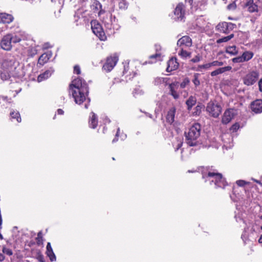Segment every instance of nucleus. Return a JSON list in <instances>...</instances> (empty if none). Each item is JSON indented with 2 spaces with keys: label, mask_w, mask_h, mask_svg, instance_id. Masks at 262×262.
Returning a JSON list of instances; mask_svg holds the SVG:
<instances>
[{
  "label": "nucleus",
  "mask_w": 262,
  "mask_h": 262,
  "mask_svg": "<svg viewBox=\"0 0 262 262\" xmlns=\"http://www.w3.org/2000/svg\"><path fill=\"white\" fill-rule=\"evenodd\" d=\"M69 93L72 94L76 103L81 104L86 99L89 93L86 82L80 78L74 79L69 85Z\"/></svg>",
  "instance_id": "f257e3e1"
},
{
  "label": "nucleus",
  "mask_w": 262,
  "mask_h": 262,
  "mask_svg": "<svg viewBox=\"0 0 262 262\" xmlns=\"http://www.w3.org/2000/svg\"><path fill=\"white\" fill-rule=\"evenodd\" d=\"M23 38L24 32L22 31L7 34L2 38L1 47L4 50L10 51L12 48V43L19 42Z\"/></svg>",
  "instance_id": "f03ea898"
},
{
  "label": "nucleus",
  "mask_w": 262,
  "mask_h": 262,
  "mask_svg": "<svg viewBox=\"0 0 262 262\" xmlns=\"http://www.w3.org/2000/svg\"><path fill=\"white\" fill-rule=\"evenodd\" d=\"M203 178L205 182L209 181L210 185L213 183L215 187H224L226 185V182L220 173L209 172L207 175H203Z\"/></svg>",
  "instance_id": "7ed1b4c3"
},
{
  "label": "nucleus",
  "mask_w": 262,
  "mask_h": 262,
  "mask_svg": "<svg viewBox=\"0 0 262 262\" xmlns=\"http://www.w3.org/2000/svg\"><path fill=\"white\" fill-rule=\"evenodd\" d=\"M186 142L190 146L203 143L200 132H185Z\"/></svg>",
  "instance_id": "20e7f679"
},
{
  "label": "nucleus",
  "mask_w": 262,
  "mask_h": 262,
  "mask_svg": "<svg viewBox=\"0 0 262 262\" xmlns=\"http://www.w3.org/2000/svg\"><path fill=\"white\" fill-rule=\"evenodd\" d=\"M206 111L210 116L216 118L221 114L222 107L216 102L210 101L207 105Z\"/></svg>",
  "instance_id": "39448f33"
},
{
  "label": "nucleus",
  "mask_w": 262,
  "mask_h": 262,
  "mask_svg": "<svg viewBox=\"0 0 262 262\" xmlns=\"http://www.w3.org/2000/svg\"><path fill=\"white\" fill-rule=\"evenodd\" d=\"M91 28L93 33L99 38L101 40H104L106 36L101 25L96 20L92 21Z\"/></svg>",
  "instance_id": "423d86ee"
},
{
  "label": "nucleus",
  "mask_w": 262,
  "mask_h": 262,
  "mask_svg": "<svg viewBox=\"0 0 262 262\" xmlns=\"http://www.w3.org/2000/svg\"><path fill=\"white\" fill-rule=\"evenodd\" d=\"M185 6L182 3H179L174 10V19L176 20H182L185 15Z\"/></svg>",
  "instance_id": "0eeeda50"
},
{
  "label": "nucleus",
  "mask_w": 262,
  "mask_h": 262,
  "mask_svg": "<svg viewBox=\"0 0 262 262\" xmlns=\"http://www.w3.org/2000/svg\"><path fill=\"white\" fill-rule=\"evenodd\" d=\"M15 63V59L14 57L11 56L7 57L2 63V70L12 72L15 68L14 66Z\"/></svg>",
  "instance_id": "6e6552de"
},
{
  "label": "nucleus",
  "mask_w": 262,
  "mask_h": 262,
  "mask_svg": "<svg viewBox=\"0 0 262 262\" xmlns=\"http://www.w3.org/2000/svg\"><path fill=\"white\" fill-rule=\"evenodd\" d=\"M235 25L231 23L222 22L216 26V29L221 33L228 34L235 28Z\"/></svg>",
  "instance_id": "1a4fd4ad"
},
{
  "label": "nucleus",
  "mask_w": 262,
  "mask_h": 262,
  "mask_svg": "<svg viewBox=\"0 0 262 262\" xmlns=\"http://www.w3.org/2000/svg\"><path fill=\"white\" fill-rule=\"evenodd\" d=\"M118 60V57L116 54L108 57L103 66V69L106 72H110L116 66Z\"/></svg>",
  "instance_id": "9d476101"
},
{
  "label": "nucleus",
  "mask_w": 262,
  "mask_h": 262,
  "mask_svg": "<svg viewBox=\"0 0 262 262\" xmlns=\"http://www.w3.org/2000/svg\"><path fill=\"white\" fill-rule=\"evenodd\" d=\"M221 138L224 142L223 147L227 149L233 146V137L231 132H222Z\"/></svg>",
  "instance_id": "9b49d317"
},
{
  "label": "nucleus",
  "mask_w": 262,
  "mask_h": 262,
  "mask_svg": "<svg viewBox=\"0 0 262 262\" xmlns=\"http://www.w3.org/2000/svg\"><path fill=\"white\" fill-rule=\"evenodd\" d=\"M258 73L255 71H252L245 76L244 78V83L247 85H253L258 78Z\"/></svg>",
  "instance_id": "f8f14e48"
},
{
  "label": "nucleus",
  "mask_w": 262,
  "mask_h": 262,
  "mask_svg": "<svg viewBox=\"0 0 262 262\" xmlns=\"http://www.w3.org/2000/svg\"><path fill=\"white\" fill-rule=\"evenodd\" d=\"M237 113V111L233 108L226 110L222 117V123L225 124L228 123Z\"/></svg>",
  "instance_id": "ddd939ff"
},
{
  "label": "nucleus",
  "mask_w": 262,
  "mask_h": 262,
  "mask_svg": "<svg viewBox=\"0 0 262 262\" xmlns=\"http://www.w3.org/2000/svg\"><path fill=\"white\" fill-rule=\"evenodd\" d=\"M177 44L179 48L185 49L191 47L192 42L189 36H184L178 40Z\"/></svg>",
  "instance_id": "4468645a"
},
{
  "label": "nucleus",
  "mask_w": 262,
  "mask_h": 262,
  "mask_svg": "<svg viewBox=\"0 0 262 262\" xmlns=\"http://www.w3.org/2000/svg\"><path fill=\"white\" fill-rule=\"evenodd\" d=\"M179 66V63L176 57H172L167 62L166 71L168 72L176 70Z\"/></svg>",
  "instance_id": "2eb2a0df"
},
{
  "label": "nucleus",
  "mask_w": 262,
  "mask_h": 262,
  "mask_svg": "<svg viewBox=\"0 0 262 262\" xmlns=\"http://www.w3.org/2000/svg\"><path fill=\"white\" fill-rule=\"evenodd\" d=\"M179 84L178 82L169 84L170 94L175 99H177L179 97V94L177 92V90L179 88Z\"/></svg>",
  "instance_id": "dca6fc26"
},
{
  "label": "nucleus",
  "mask_w": 262,
  "mask_h": 262,
  "mask_svg": "<svg viewBox=\"0 0 262 262\" xmlns=\"http://www.w3.org/2000/svg\"><path fill=\"white\" fill-rule=\"evenodd\" d=\"M251 108L255 113L262 112V100L257 99L253 101L251 104Z\"/></svg>",
  "instance_id": "f3484780"
},
{
  "label": "nucleus",
  "mask_w": 262,
  "mask_h": 262,
  "mask_svg": "<svg viewBox=\"0 0 262 262\" xmlns=\"http://www.w3.org/2000/svg\"><path fill=\"white\" fill-rule=\"evenodd\" d=\"M13 20L12 15L6 13H0V23L3 24H9Z\"/></svg>",
  "instance_id": "a211bd4d"
},
{
  "label": "nucleus",
  "mask_w": 262,
  "mask_h": 262,
  "mask_svg": "<svg viewBox=\"0 0 262 262\" xmlns=\"http://www.w3.org/2000/svg\"><path fill=\"white\" fill-rule=\"evenodd\" d=\"M91 8L93 10L98 11V15L100 16L101 14L104 13L105 11L102 9V5L97 0H94L91 5Z\"/></svg>",
  "instance_id": "6ab92c4d"
},
{
  "label": "nucleus",
  "mask_w": 262,
  "mask_h": 262,
  "mask_svg": "<svg viewBox=\"0 0 262 262\" xmlns=\"http://www.w3.org/2000/svg\"><path fill=\"white\" fill-rule=\"evenodd\" d=\"M54 72V70L52 68L46 71L43 73L40 74L37 77L38 82H40L43 80H45L50 77Z\"/></svg>",
  "instance_id": "aec40b11"
},
{
  "label": "nucleus",
  "mask_w": 262,
  "mask_h": 262,
  "mask_svg": "<svg viewBox=\"0 0 262 262\" xmlns=\"http://www.w3.org/2000/svg\"><path fill=\"white\" fill-rule=\"evenodd\" d=\"M176 112V109L174 107L168 111L166 118L167 122L172 124L174 122Z\"/></svg>",
  "instance_id": "412c9836"
},
{
  "label": "nucleus",
  "mask_w": 262,
  "mask_h": 262,
  "mask_svg": "<svg viewBox=\"0 0 262 262\" xmlns=\"http://www.w3.org/2000/svg\"><path fill=\"white\" fill-rule=\"evenodd\" d=\"M98 124V118L97 115L93 112L90 114L89 119V125L93 128L95 129Z\"/></svg>",
  "instance_id": "4be33fe9"
},
{
  "label": "nucleus",
  "mask_w": 262,
  "mask_h": 262,
  "mask_svg": "<svg viewBox=\"0 0 262 262\" xmlns=\"http://www.w3.org/2000/svg\"><path fill=\"white\" fill-rule=\"evenodd\" d=\"M231 69H232V67L230 66H227V67H225L220 68H219V69L212 71L210 73V75L211 76H215L217 75L222 74L225 72L229 71Z\"/></svg>",
  "instance_id": "5701e85b"
},
{
  "label": "nucleus",
  "mask_w": 262,
  "mask_h": 262,
  "mask_svg": "<svg viewBox=\"0 0 262 262\" xmlns=\"http://www.w3.org/2000/svg\"><path fill=\"white\" fill-rule=\"evenodd\" d=\"M51 54L45 53L42 54L39 58L38 63L40 65H43L47 63L49 59L51 57Z\"/></svg>",
  "instance_id": "b1692460"
},
{
  "label": "nucleus",
  "mask_w": 262,
  "mask_h": 262,
  "mask_svg": "<svg viewBox=\"0 0 262 262\" xmlns=\"http://www.w3.org/2000/svg\"><path fill=\"white\" fill-rule=\"evenodd\" d=\"M245 6L248 8V10L250 12H254L257 11V6L254 3L253 0H248Z\"/></svg>",
  "instance_id": "393cba45"
},
{
  "label": "nucleus",
  "mask_w": 262,
  "mask_h": 262,
  "mask_svg": "<svg viewBox=\"0 0 262 262\" xmlns=\"http://www.w3.org/2000/svg\"><path fill=\"white\" fill-rule=\"evenodd\" d=\"M196 99L195 97L193 96H190L186 102V104L187 106V110L190 111L192 108V106L196 104Z\"/></svg>",
  "instance_id": "a878e982"
},
{
  "label": "nucleus",
  "mask_w": 262,
  "mask_h": 262,
  "mask_svg": "<svg viewBox=\"0 0 262 262\" xmlns=\"http://www.w3.org/2000/svg\"><path fill=\"white\" fill-rule=\"evenodd\" d=\"M238 50L234 45L228 46L226 48V52L231 55H236L238 54Z\"/></svg>",
  "instance_id": "bb28decb"
},
{
  "label": "nucleus",
  "mask_w": 262,
  "mask_h": 262,
  "mask_svg": "<svg viewBox=\"0 0 262 262\" xmlns=\"http://www.w3.org/2000/svg\"><path fill=\"white\" fill-rule=\"evenodd\" d=\"M244 62L248 61L250 60L254 56L253 52L251 51H245L241 55Z\"/></svg>",
  "instance_id": "cd10ccee"
},
{
  "label": "nucleus",
  "mask_w": 262,
  "mask_h": 262,
  "mask_svg": "<svg viewBox=\"0 0 262 262\" xmlns=\"http://www.w3.org/2000/svg\"><path fill=\"white\" fill-rule=\"evenodd\" d=\"M149 58L150 60L148 61L149 63H155L157 61L162 60V57L160 53H157L154 55H151Z\"/></svg>",
  "instance_id": "c85d7f7f"
},
{
  "label": "nucleus",
  "mask_w": 262,
  "mask_h": 262,
  "mask_svg": "<svg viewBox=\"0 0 262 262\" xmlns=\"http://www.w3.org/2000/svg\"><path fill=\"white\" fill-rule=\"evenodd\" d=\"M191 52H187L183 48H180V51L178 52V55L182 58H186L191 57Z\"/></svg>",
  "instance_id": "c756f323"
},
{
  "label": "nucleus",
  "mask_w": 262,
  "mask_h": 262,
  "mask_svg": "<svg viewBox=\"0 0 262 262\" xmlns=\"http://www.w3.org/2000/svg\"><path fill=\"white\" fill-rule=\"evenodd\" d=\"M168 80V78H167L157 77L154 80V84L156 85H160L161 83H165V84H167Z\"/></svg>",
  "instance_id": "7c9ffc66"
},
{
  "label": "nucleus",
  "mask_w": 262,
  "mask_h": 262,
  "mask_svg": "<svg viewBox=\"0 0 262 262\" xmlns=\"http://www.w3.org/2000/svg\"><path fill=\"white\" fill-rule=\"evenodd\" d=\"M10 116L12 119H15L17 122H21V117L18 111H13L10 113Z\"/></svg>",
  "instance_id": "2f4dec72"
},
{
  "label": "nucleus",
  "mask_w": 262,
  "mask_h": 262,
  "mask_svg": "<svg viewBox=\"0 0 262 262\" xmlns=\"http://www.w3.org/2000/svg\"><path fill=\"white\" fill-rule=\"evenodd\" d=\"M201 126L199 123L193 122L191 124L189 131H201Z\"/></svg>",
  "instance_id": "473e14b6"
},
{
  "label": "nucleus",
  "mask_w": 262,
  "mask_h": 262,
  "mask_svg": "<svg viewBox=\"0 0 262 262\" xmlns=\"http://www.w3.org/2000/svg\"><path fill=\"white\" fill-rule=\"evenodd\" d=\"M11 72L7 71L6 70H2L1 72V77L2 79L6 80L10 78V74Z\"/></svg>",
  "instance_id": "72a5a7b5"
},
{
  "label": "nucleus",
  "mask_w": 262,
  "mask_h": 262,
  "mask_svg": "<svg viewBox=\"0 0 262 262\" xmlns=\"http://www.w3.org/2000/svg\"><path fill=\"white\" fill-rule=\"evenodd\" d=\"M234 37L233 34H231L229 36L222 37L221 38H220L216 40V42L217 43H221L224 42H227L229 40H230L231 39H232Z\"/></svg>",
  "instance_id": "f704fd0d"
},
{
  "label": "nucleus",
  "mask_w": 262,
  "mask_h": 262,
  "mask_svg": "<svg viewBox=\"0 0 262 262\" xmlns=\"http://www.w3.org/2000/svg\"><path fill=\"white\" fill-rule=\"evenodd\" d=\"M204 107L203 105L198 104L194 109V111L192 112L193 116H199L202 112V109Z\"/></svg>",
  "instance_id": "c9c22d12"
},
{
  "label": "nucleus",
  "mask_w": 262,
  "mask_h": 262,
  "mask_svg": "<svg viewBox=\"0 0 262 262\" xmlns=\"http://www.w3.org/2000/svg\"><path fill=\"white\" fill-rule=\"evenodd\" d=\"M119 136L121 137L122 140H124L126 138V135L124 133V132H117L115 135V138L113 140L112 142L115 143L118 141V138Z\"/></svg>",
  "instance_id": "e433bc0d"
},
{
  "label": "nucleus",
  "mask_w": 262,
  "mask_h": 262,
  "mask_svg": "<svg viewBox=\"0 0 262 262\" xmlns=\"http://www.w3.org/2000/svg\"><path fill=\"white\" fill-rule=\"evenodd\" d=\"M200 74L199 73H195L193 76V79L192 80V82L195 86H198L200 84V81L199 80V77Z\"/></svg>",
  "instance_id": "4c0bfd02"
},
{
  "label": "nucleus",
  "mask_w": 262,
  "mask_h": 262,
  "mask_svg": "<svg viewBox=\"0 0 262 262\" xmlns=\"http://www.w3.org/2000/svg\"><path fill=\"white\" fill-rule=\"evenodd\" d=\"M46 253L51 261H53L56 260V256L53 251L46 252Z\"/></svg>",
  "instance_id": "58836bf2"
},
{
  "label": "nucleus",
  "mask_w": 262,
  "mask_h": 262,
  "mask_svg": "<svg viewBox=\"0 0 262 262\" xmlns=\"http://www.w3.org/2000/svg\"><path fill=\"white\" fill-rule=\"evenodd\" d=\"M190 82L189 79L188 78H185L183 81L180 84V87L182 89L185 88Z\"/></svg>",
  "instance_id": "ea45409f"
},
{
  "label": "nucleus",
  "mask_w": 262,
  "mask_h": 262,
  "mask_svg": "<svg viewBox=\"0 0 262 262\" xmlns=\"http://www.w3.org/2000/svg\"><path fill=\"white\" fill-rule=\"evenodd\" d=\"M211 67H212V65L211 64V62H210L200 65L199 66V68L200 69L209 70Z\"/></svg>",
  "instance_id": "a19ab883"
},
{
  "label": "nucleus",
  "mask_w": 262,
  "mask_h": 262,
  "mask_svg": "<svg viewBox=\"0 0 262 262\" xmlns=\"http://www.w3.org/2000/svg\"><path fill=\"white\" fill-rule=\"evenodd\" d=\"M2 251L4 253L9 256L12 255L13 254L12 250L9 248H7L6 247H3Z\"/></svg>",
  "instance_id": "79ce46f5"
},
{
  "label": "nucleus",
  "mask_w": 262,
  "mask_h": 262,
  "mask_svg": "<svg viewBox=\"0 0 262 262\" xmlns=\"http://www.w3.org/2000/svg\"><path fill=\"white\" fill-rule=\"evenodd\" d=\"M232 61L233 63H241L244 62L242 56H238L232 59Z\"/></svg>",
  "instance_id": "37998d69"
},
{
  "label": "nucleus",
  "mask_w": 262,
  "mask_h": 262,
  "mask_svg": "<svg viewBox=\"0 0 262 262\" xmlns=\"http://www.w3.org/2000/svg\"><path fill=\"white\" fill-rule=\"evenodd\" d=\"M241 128V126L238 123H235L230 128V130L232 131H236Z\"/></svg>",
  "instance_id": "c03bdc74"
},
{
  "label": "nucleus",
  "mask_w": 262,
  "mask_h": 262,
  "mask_svg": "<svg viewBox=\"0 0 262 262\" xmlns=\"http://www.w3.org/2000/svg\"><path fill=\"white\" fill-rule=\"evenodd\" d=\"M236 8V5L235 2H233L227 6V9L229 10H234Z\"/></svg>",
  "instance_id": "a18cd8bd"
},
{
  "label": "nucleus",
  "mask_w": 262,
  "mask_h": 262,
  "mask_svg": "<svg viewBox=\"0 0 262 262\" xmlns=\"http://www.w3.org/2000/svg\"><path fill=\"white\" fill-rule=\"evenodd\" d=\"M211 64L212 67H220L224 64V63L222 61H213L211 62Z\"/></svg>",
  "instance_id": "49530a36"
},
{
  "label": "nucleus",
  "mask_w": 262,
  "mask_h": 262,
  "mask_svg": "<svg viewBox=\"0 0 262 262\" xmlns=\"http://www.w3.org/2000/svg\"><path fill=\"white\" fill-rule=\"evenodd\" d=\"M201 56H200L199 55H197L194 58H192L190 60V61H191L193 63L198 62L201 60Z\"/></svg>",
  "instance_id": "de8ad7c7"
},
{
  "label": "nucleus",
  "mask_w": 262,
  "mask_h": 262,
  "mask_svg": "<svg viewBox=\"0 0 262 262\" xmlns=\"http://www.w3.org/2000/svg\"><path fill=\"white\" fill-rule=\"evenodd\" d=\"M236 184L239 186H244L245 185L247 184L248 183L244 180H237L236 181Z\"/></svg>",
  "instance_id": "09e8293b"
},
{
  "label": "nucleus",
  "mask_w": 262,
  "mask_h": 262,
  "mask_svg": "<svg viewBox=\"0 0 262 262\" xmlns=\"http://www.w3.org/2000/svg\"><path fill=\"white\" fill-rule=\"evenodd\" d=\"M119 5L120 8L126 9L127 8V5L124 0H122L121 1H120L119 2Z\"/></svg>",
  "instance_id": "8fccbe9b"
},
{
  "label": "nucleus",
  "mask_w": 262,
  "mask_h": 262,
  "mask_svg": "<svg viewBox=\"0 0 262 262\" xmlns=\"http://www.w3.org/2000/svg\"><path fill=\"white\" fill-rule=\"evenodd\" d=\"M74 73L77 74H80V68L78 66H75L74 67Z\"/></svg>",
  "instance_id": "3c124183"
},
{
  "label": "nucleus",
  "mask_w": 262,
  "mask_h": 262,
  "mask_svg": "<svg viewBox=\"0 0 262 262\" xmlns=\"http://www.w3.org/2000/svg\"><path fill=\"white\" fill-rule=\"evenodd\" d=\"M183 144V142H182V140L181 139H180V141H179L178 143V145L176 146V147H175L176 148V151L178 150L181 147L182 145Z\"/></svg>",
  "instance_id": "603ef678"
},
{
  "label": "nucleus",
  "mask_w": 262,
  "mask_h": 262,
  "mask_svg": "<svg viewBox=\"0 0 262 262\" xmlns=\"http://www.w3.org/2000/svg\"><path fill=\"white\" fill-rule=\"evenodd\" d=\"M46 248H47V251L46 252H48V251H53V249L52 248L51 244L49 242L48 243Z\"/></svg>",
  "instance_id": "864d4df0"
},
{
  "label": "nucleus",
  "mask_w": 262,
  "mask_h": 262,
  "mask_svg": "<svg viewBox=\"0 0 262 262\" xmlns=\"http://www.w3.org/2000/svg\"><path fill=\"white\" fill-rule=\"evenodd\" d=\"M36 242L38 245H40L42 243V237H37L36 238Z\"/></svg>",
  "instance_id": "5fc2aeb1"
},
{
  "label": "nucleus",
  "mask_w": 262,
  "mask_h": 262,
  "mask_svg": "<svg viewBox=\"0 0 262 262\" xmlns=\"http://www.w3.org/2000/svg\"><path fill=\"white\" fill-rule=\"evenodd\" d=\"M258 86L259 91L262 92V79H261L258 82Z\"/></svg>",
  "instance_id": "6e6d98bb"
},
{
  "label": "nucleus",
  "mask_w": 262,
  "mask_h": 262,
  "mask_svg": "<svg viewBox=\"0 0 262 262\" xmlns=\"http://www.w3.org/2000/svg\"><path fill=\"white\" fill-rule=\"evenodd\" d=\"M57 113L58 115H63L64 111L62 109L59 108L57 110Z\"/></svg>",
  "instance_id": "4d7b16f0"
},
{
  "label": "nucleus",
  "mask_w": 262,
  "mask_h": 262,
  "mask_svg": "<svg viewBox=\"0 0 262 262\" xmlns=\"http://www.w3.org/2000/svg\"><path fill=\"white\" fill-rule=\"evenodd\" d=\"M5 259V256L2 254L0 253V262L3 261Z\"/></svg>",
  "instance_id": "13d9d810"
},
{
  "label": "nucleus",
  "mask_w": 262,
  "mask_h": 262,
  "mask_svg": "<svg viewBox=\"0 0 262 262\" xmlns=\"http://www.w3.org/2000/svg\"><path fill=\"white\" fill-rule=\"evenodd\" d=\"M252 180L254 181V182H255L256 183L260 185L262 187V183L260 181L255 180L254 179H252Z\"/></svg>",
  "instance_id": "bf43d9fd"
},
{
  "label": "nucleus",
  "mask_w": 262,
  "mask_h": 262,
  "mask_svg": "<svg viewBox=\"0 0 262 262\" xmlns=\"http://www.w3.org/2000/svg\"><path fill=\"white\" fill-rule=\"evenodd\" d=\"M186 2L188 3L190 5H191L193 0H185Z\"/></svg>",
  "instance_id": "052dcab7"
},
{
  "label": "nucleus",
  "mask_w": 262,
  "mask_h": 262,
  "mask_svg": "<svg viewBox=\"0 0 262 262\" xmlns=\"http://www.w3.org/2000/svg\"><path fill=\"white\" fill-rule=\"evenodd\" d=\"M156 50L158 51L159 49H161V47L160 46L156 45Z\"/></svg>",
  "instance_id": "680f3d73"
},
{
  "label": "nucleus",
  "mask_w": 262,
  "mask_h": 262,
  "mask_svg": "<svg viewBox=\"0 0 262 262\" xmlns=\"http://www.w3.org/2000/svg\"><path fill=\"white\" fill-rule=\"evenodd\" d=\"M258 242L260 243H262V235L260 236V238L258 239Z\"/></svg>",
  "instance_id": "e2e57ef3"
},
{
  "label": "nucleus",
  "mask_w": 262,
  "mask_h": 262,
  "mask_svg": "<svg viewBox=\"0 0 262 262\" xmlns=\"http://www.w3.org/2000/svg\"><path fill=\"white\" fill-rule=\"evenodd\" d=\"M136 91H137V90H135L134 92H133V94L135 97H136Z\"/></svg>",
  "instance_id": "0e129e2a"
},
{
  "label": "nucleus",
  "mask_w": 262,
  "mask_h": 262,
  "mask_svg": "<svg viewBox=\"0 0 262 262\" xmlns=\"http://www.w3.org/2000/svg\"><path fill=\"white\" fill-rule=\"evenodd\" d=\"M41 232L40 231L39 232H38V236L37 237H41Z\"/></svg>",
  "instance_id": "69168bd1"
},
{
  "label": "nucleus",
  "mask_w": 262,
  "mask_h": 262,
  "mask_svg": "<svg viewBox=\"0 0 262 262\" xmlns=\"http://www.w3.org/2000/svg\"><path fill=\"white\" fill-rule=\"evenodd\" d=\"M88 104H85V108H88Z\"/></svg>",
  "instance_id": "338daca9"
},
{
  "label": "nucleus",
  "mask_w": 262,
  "mask_h": 262,
  "mask_svg": "<svg viewBox=\"0 0 262 262\" xmlns=\"http://www.w3.org/2000/svg\"><path fill=\"white\" fill-rule=\"evenodd\" d=\"M183 158H184L183 156V155H182V156H181V159L183 160Z\"/></svg>",
  "instance_id": "774afa93"
}]
</instances>
